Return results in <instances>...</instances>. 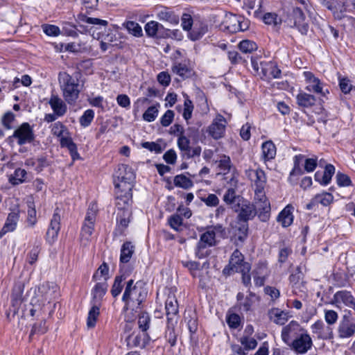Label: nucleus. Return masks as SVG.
Here are the masks:
<instances>
[{"mask_svg": "<svg viewBox=\"0 0 355 355\" xmlns=\"http://www.w3.org/2000/svg\"><path fill=\"white\" fill-rule=\"evenodd\" d=\"M119 170L125 171L127 176H118L117 180H114L116 206L117 208L116 218H131V191L134 174L132 169L126 166H121Z\"/></svg>", "mask_w": 355, "mask_h": 355, "instance_id": "obj_1", "label": "nucleus"}, {"mask_svg": "<svg viewBox=\"0 0 355 355\" xmlns=\"http://www.w3.org/2000/svg\"><path fill=\"white\" fill-rule=\"evenodd\" d=\"M24 282H17L15 283L11 294V306L6 312V317L9 320H11L19 313L20 309H21L25 316L28 315L31 316H37L42 313L43 307L46 304L40 299V295H35L31 299L30 304L24 310L21 308L24 301Z\"/></svg>", "mask_w": 355, "mask_h": 355, "instance_id": "obj_2", "label": "nucleus"}, {"mask_svg": "<svg viewBox=\"0 0 355 355\" xmlns=\"http://www.w3.org/2000/svg\"><path fill=\"white\" fill-rule=\"evenodd\" d=\"M58 80L65 101L69 104L74 103L80 93L78 80L64 72L60 73Z\"/></svg>", "mask_w": 355, "mask_h": 355, "instance_id": "obj_3", "label": "nucleus"}, {"mask_svg": "<svg viewBox=\"0 0 355 355\" xmlns=\"http://www.w3.org/2000/svg\"><path fill=\"white\" fill-rule=\"evenodd\" d=\"M133 282L134 281L132 279L128 281L122 298L123 301L125 302L124 310L125 311V320L127 322L132 320V318L128 316V306H129L130 303H136L139 306L146 296V290L137 285L132 286Z\"/></svg>", "mask_w": 355, "mask_h": 355, "instance_id": "obj_4", "label": "nucleus"}, {"mask_svg": "<svg viewBox=\"0 0 355 355\" xmlns=\"http://www.w3.org/2000/svg\"><path fill=\"white\" fill-rule=\"evenodd\" d=\"M223 229L221 226H214L209 227L200 236V241L198 243L196 254L202 259L205 257L203 250L207 247H211L216 245V239L221 236Z\"/></svg>", "mask_w": 355, "mask_h": 355, "instance_id": "obj_5", "label": "nucleus"}, {"mask_svg": "<svg viewBox=\"0 0 355 355\" xmlns=\"http://www.w3.org/2000/svg\"><path fill=\"white\" fill-rule=\"evenodd\" d=\"M252 66L254 71L261 78L271 79L279 78L281 71L272 62L261 61L252 58Z\"/></svg>", "mask_w": 355, "mask_h": 355, "instance_id": "obj_6", "label": "nucleus"}, {"mask_svg": "<svg viewBox=\"0 0 355 355\" xmlns=\"http://www.w3.org/2000/svg\"><path fill=\"white\" fill-rule=\"evenodd\" d=\"M35 139L33 128L29 123H23L15 130L13 134L8 139L10 143L16 141L19 146L31 143Z\"/></svg>", "mask_w": 355, "mask_h": 355, "instance_id": "obj_7", "label": "nucleus"}, {"mask_svg": "<svg viewBox=\"0 0 355 355\" xmlns=\"http://www.w3.org/2000/svg\"><path fill=\"white\" fill-rule=\"evenodd\" d=\"M250 22L241 16L232 13L227 14L223 21V26L230 33L244 31L249 27Z\"/></svg>", "mask_w": 355, "mask_h": 355, "instance_id": "obj_8", "label": "nucleus"}, {"mask_svg": "<svg viewBox=\"0 0 355 355\" xmlns=\"http://www.w3.org/2000/svg\"><path fill=\"white\" fill-rule=\"evenodd\" d=\"M250 265L249 263L244 261V257L238 250L232 253L228 266L223 270L224 273H230L232 272H239L240 271H250Z\"/></svg>", "mask_w": 355, "mask_h": 355, "instance_id": "obj_9", "label": "nucleus"}, {"mask_svg": "<svg viewBox=\"0 0 355 355\" xmlns=\"http://www.w3.org/2000/svg\"><path fill=\"white\" fill-rule=\"evenodd\" d=\"M254 207L262 220L268 218V214L270 211V204L263 191H256Z\"/></svg>", "mask_w": 355, "mask_h": 355, "instance_id": "obj_10", "label": "nucleus"}, {"mask_svg": "<svg viewBox=\"0 0 355 355\" xmlns=\"http://www.w3.org/2000/svg\"><path fill=\"white\" fill-rule=\"evenodd\" d=\"M331 304L340 310L344 307L354 309L355 298L349 291H340L334 294Z\"/></svg>", "mask_w": 355, "mask_h": 355, "instance_id": "obj_11", "label": "nucleus"}, {"mask_svg": "<svg viewBox=\"0 0 355 355\" xmlns=\"http://www.w3.org/2000/svg\"><path fill=\"white\" fill-rule=\"evenodd\" d=\"M337 331L340 338L352 337L355 334V319L347 315H343L339 322Z\"/></svg>", "mask_w": 355, "mask_h": 355, "instance_id": "obj_12", "label": "nucleus"}, {"mask_svg": "<svg viewBox=\"0 0 355 355\" xmlns=\"http://www.w3.org/2000/svg\"><path fill=\"white\" fill-rule=\"evenodd\" d=\"M58 294L59 289L57 284L53 282H46L39 287L38 293L36 295H40L42 300L49 304L58 296Z\"/></svg>", "mask_w": 355, "mask_h": 355, "instance_id": "obj_13", "label": "nucleus"}, {"mask_svg": "<svg viewBox=\"0 0 355 355\" xmlns=\"http://www.w3.org/2000/svg\"><path fill=\"white\" fill-rule=\"evenodd\" d=\"M303 76L306 84V89L310 92L325 95L324 84L311 71H304Z\"/></svg>", "mask_w": 355, "mask_h": 355, "instance_id": "obj_14", "label": "nucleus"}, {"mask_svg": "<svg viewBox=\"0 0 355 355\" xmlns=\"http://www.w3.org/2000/svg\"><path fill=\"white\" fill-rule=\"evenodd\" d=\"M245 175L254 184L256 191H261L264 190L266 182L265 173L261 169H248L245 171Z\"/></svg>", "mask_w": 355, "mask_h": 355, "instance_id": "obj_15", "label": "nucleus"}, {"mask_svg": "<svg viewBox=\"0 0 355 355\" xmlns=\"http://www.w3.org/2000/svg\"><path fill=\"white\" fill-rule=\"evenodd\" d=\"M226 119L221 114H217L208 128L209 134L215 139L221 138L225 130Z\"/></svg>", "mask_w": 355, "mask_h": 355, "instance_id": "obj_16", "label": "nucleus"}, {"mask_svg": "<svg viewBox=\"0 0 355 355\" xmlns=\"http://www.w3.org/2000/svg\"><path fill=\"white\" fill-rule=\"evenodd\" d=\"M311 329L313 335L318 339L328 340L333 338V329L327 324H325L321 320L315 322L311 326Z\"/></svg>", "mask_w": 355, "mask_h": 355, "instance_id": "obj_17", "label": "nucleus"}, {"mask_svg": "<svg viewBox=\"0 0 355 355\" xmlns=\"http://www.w3.org/2000/svg\"><path fill=\"white\" fill-rule=\"evenodd\" d=\"M312 346V340L305 331L302 332L292 343V347L299 354H305Z\"/></svg>", "mask_w": 355, "mask_h": 355, "instance_id": "obj_18", "label": "nucleus"}, {"mask_svg": "<svg viewBox=\"0 0 355 355\" xmlns=\"http://www.w3.org/2000/svg\"><path fill=\"white\" fill-rule=\"evenodd\" d=\"M304 331H305L297 322L292 320L283 328L282 338L284 343H289L292 338L299 336Z\"/></svg>", "mask_w": 355, "mask_h": 355, "instance_id": "obj_19", "label": "nucleus"}, {"mask_svg": "<svg viewBox=\"0 0 355 355\" xmlns=\"http://www.w3.org/2000/svg\"><path fill=\"white\" fill-rule=\"evenodd\" d=\"M115 32L108 30L98 37V40H100V48L102 51L111 50L112 47L117 45L118 40Z\"/></svg>", "mask_w": 355, "mask_h": 355, "instance_id": "obj_20", "label": "nucleus"}, {"mask_svg": "<svg viewBox=\"0 0 355 355\" xmlns=\"http://www.w3.org/2000/svg\"><path fill=\"white\" fill-rule=\"evenodd\" d=\"M60 230V216L55 213L51 220L49 227L46 232V241L48 243H53L58 238Z\"/></svg>", "mask_w": 355, "mask_h": 355, "instance_id": "obj_21", "label": "nucleus"}, {"mask_svg": "<svg viewBox=\"0 0 355 355\" xmlns=\"http://www.w3.org/2000/svg\"><path fill=\"white\" fill-rule=\"evenodd\" d=\"M334 173L335 167L332 164H327L323 172L317 171L315 173V180L321 185L327 186L330 183Z\"/></svg>", "mask_w": 355, "mask_h": 355, "instance_id": "obj_22", "label": "nucleus"}, {"mask_svg": "<svg viewBox=\"0 0 355 355\" xmlns=\"http://www.w3.org/2000/svg\"><path fill=\"white\" fill-rule=\"evenodd\" d=\"M334 200V196L331 193L328 192H323L315 195L306 205V209L310 210L313 209L315 206L321 204L323 206L329 205Z\"/></svg>", "mask_w": 355, "mask_h": 355, "instance_id": "obj_23", "label": "nucleus"}, {"mask_svg": "<svg viewBox=\"0 0 355 355\" xmlns=\"http://www.w3.org/2000/svg\"><path fill=\"white\" fill-rule=\"evenodd\" d=\"M165 309L168 321L173 320L178 313V304L173 292H170L166 300Z\"/></svg>", "mask_w": 355, "mask_h": 355, "instance_id": "obj_24", "label": "nucleus"}, {"mask_svg": "<svg viewBox=\"0 0 355 355\" xmlns=\"http://www.w3.org/2000/svg\"><path fill=\"white\" fill-rule=\"evenodd\" d=\"M49 103L57 116H62L67 112V105L58 95L52 94L49 98Z\"/></svg>", "mask_w": 355, "mask_h": 355, "instance_id": "obj_25", "label": "nucleus"}, {"mask_svg": "<svg viewBox=\"0 0 355 355\" xmlns=\"http://www.w3.org/2000/svg\"><path fill=\"white\" fill-rule=\"evenodd\" d=\"M293 17L295 26L302 34L306 35L309 31V25L305 21V16L302 10L298 8L294 9Z\"/></svg>", "mask_w": 355, "mask_h": 355, "instance_id": "obj_26", "label": "nucleus"}, {"mask_svg": "<svg viewBox=\"0 0 355 355\" xmlns=\"http://www.w3.org/2000/svg\"><path fill=\"white\" fill-rule=\"evenodd\" d=\"M268 315L271 321L279 325L284 324L289 318L288 312L282 311L277 308L271 309L268 311Z\"/></svg>", "mask_w": 355, "mask_h": 355, "instance_id": "obj_27", "label": "nucleus"}, {"mask_svg": "<svg viewBox=\"0 0 355 355\" xmlns=\"http://www.w3.org/2000/svg\"><path fill=\"white\" fill-rule=\"evenodd\" d=\"M293 207L288 205L279 214L277 220L284 227H288L293 223Z\"/></svg>", "mask_w": 355, "mask_h": 355, "instance_id": "obj_28", "label": "nucleus"}, {"mask_svg": "<svg viewBox=\"0 0 355 355\" xmlns=\"http://www.w3.org/2000/svg\"><path fill=\"white\" fill-rule=\"evenodd\" d=\"M256 214L257 211L254 205L248 202H242L239 217L243 220V223H246L247 220L252 219Z\"/></svg>", "mask_w": 355, "mask_h": 355, "instance_id": "obj_29", "label": "nucleus"}, {"mask_svg": "<svg viewBox=\"0 0 355 355\" xmlns=\"http://www.w3.org/2000/svg\"><path fill=\"white\" fill-rule=\"evenodd\" d=\"M207 31V26L204 22L199 19L195 21L192 29L189 33V37L193 40H197L200 39L203 35Z\"/></svg>", "mask_w": 355, "mask_h": 355, "instance_id": "obj_30", "label": "nucleus"}, {"mask_svg": "<svg viewBox=\"0 0 355 355\" xmlns=\"http://www.w3.org/2000/svg\"><path fill=\"white\" fill-rule=\"evenodd\" d=\"M17 220V213L11 212L10 214H9L6 221V223L4 224L1 230L0 231V238H1L6 233L13 231L16 228Z\"/></svg>", "mask_w": 355, "mask_h": 355, "instance_id": "obj_31", "label": "nucleus"}, {"mask_svg": "<svg viewBox=\"0 0 355 355\" xmlns=\"http://www.w3.org/2000/svg\"><path fill=\"white\" fill-rule=\"evenodd\" d=\"M107 288V286L105 282L98 283L95 285L92 290L93 304L100 305L101 300L106 293Z\"/></svg>", "mask_w": 355, "mask_h": 355, "instance_id": "obj_32", "label": "nucleus"}, {"mask_svg": "<svg viewBox=\"0 0 355 355\" xmlns=\"http://www.w3.org/2000/svg\"><path fill=\"white\" fill-rule=\"evenodd\" d=\"M304 156L302 155H295L294 157V167L293 170L291 171L289 177H288V181L292 184H294L297 182V179L295 178V177H298L301 175H302L303 171L302 168H300V162L302 161Z\"/></svg>", "mask_w": 355, "mask_h": 355, "instance_id": "obj_33", "label": "nucleus"}, {"mask_svg": "<svg viewBox=\"0 0 355 355\" xmlns=\"http://www.w3.org/2000/svg\"><path fill=\"white\" fill-rule=\"evenodd\" d=\"M157 17L159 20L166 21L173 25H177L179 23L178 16L167 8L160 10L157 13Z\"/></svg>", "mask_w": 355, "mask_h": 355, "instance_id": "obj_34", "label": "nucleus"}, {"mask_svg": "<svg viewBox=\"0 0 355 355\" xmlns=\"http://www.w3.org/2000/svg\"><path fill=\"white\" fill-rule=\"evenodd\" d=\"M262 156L265 161H268L275 158L276 155V147L275 144L270 141H266L262 144Z\"/></svg>", "mask_w": 355, "mask_h": 355, "instance_id": "obj_35", "label": "nucleus"}, {"mask_svg": "<svg viewBox=\"0 0 355 355\" xmlns=\"http://www.w3.org/2000/svg\"><path fill=\"white\" fill-rule=\"evenodd\" d=\"M123 26L127 30L129 34L135 37H140L143 35L141 26L133 21H127L123 23Z\"/></svg>", "mask_w": 355, "mask_h": 355, "instance_id": "obj_36", "label": "nucleus"}, {"mask_svg": "<svg viewBox=\"0 0 355 355\" xmlns=\"http://www.w3.org/2000/svg\"><path fill=\"white\" fill-rule=\"evenodd\" d=\"M297 102L300 106L308 107L315 104V98L311 95L305 92H301L297 94Z\"/></svg>", "mask_w": 355, "mask_h": 355, "instance_id": "obj_37", "label": "nucleus"}, {"mask_svg": "<svg viewBox=\"0 0 355 355\" xmlns=\"http://www.w3.org/2000/svg\"><path fill=\"white\" fill-rule=\"evenodd\" d=\"M134 252V246L131 242H125L121 247L120 261L122 263H127L130 261Z\"/></svg>", "mask_w": 355, "mask_h": 355, "instance_id": "obj_38", "label": "nucleus"}, {"mask_svg": "<svg viewBox=\"0 0 355 355\" xmlns=\"http://www.w3.org/2000/svg\"><path fill=\"white\" fill-rule=\"evenodd\" d=\"M100 314L99 306L93 304L90 309L87 319V327L89 329L94 328L96 325L97 319Z\"/></svg>", "mask_w": 355, "mask_h": 355, "instance_id": "obj_39", "label": "nucleus"}, {"mask_svg": "<svg viewBox=\"0 0 355 355\" xmlns=\"http://www.w3.org/2000/svg\"><path fill=\"white\" fill-rule=\"evenodd\" d=\"M173 71L182 78L189 77L192 71L185 64L178 63L175 64L172 69Z\"/></svg>", "mask_w": 355, "mask_h": 355, "instance_id": "obj_40", "label": "nucleus"}, {"mask_svg": "<svg viewBox=\"0 0 355 355\" xmlns=\"http://www.w3.org/2000/svg\"><path fill=\"white\" fill-rule=\"evenodd\" d=\"M109 278V268L105 263H103L93 275L95 281H107Z\"/></svg>", "mask_w": 355, "mask_h": 355, "instance_id": "obj_41", "label": "nucleus"}, {"mask_svg": "<svg viewBox=\"0 0 355 355\" xmlns=\"http://www.w3.org/2000/svg\"><path fill=\"white\" fill-rule=\"evenodd\" d=\"M231 166L232 164L230 157L226 155L221 156L218 164V168L219 170L218 175L221 173L224 175L227 174L230 171Z\"/></svg>", "mask_w": 355, "mask_h": 355, "instance_id": "obj_42", "label": "nucleus"}, {"mask_svg": "<svg viewBox=\"0 0 355 355\" xmlns=\"http://www.w3.org/2000/svg\"><path fill=\"white\" fill-rule=\"evenodd\" d=\"M26 174L27 173L24 169L17 168L10 178L9 181L14 185L19 184L25 181Z\"/></svg>", "mask_w": 355, "mask_h": 355, "instance_id": "obj_43", "label": "nucleus"}, {"mask_svg": "<svg viewBox=\"0 0 355 355\" xmlns=\"http://www.w3.org/2000/svg\"><path fill=\"white\" fill-rule=\"evenodd\" d=\"M51 131L52 135L58 139L69 132L67 127L60 121L55 122L51 125Z\"/></svg>", "mask_w": 355, "mask_h": 355, "instance_id": "obj_44", "label": "nucleus"}, {"mask_svg": "<svg viewBox=\"0 0 355 355\" xmlns=\"http://www.w3.org/2000/svg\"><path fill=\"white\" fill-rule=\"evenodd\" d=\"M174 184L184 189H188L193 186V182L184 175H176L174 178Z\"/></svg>", "mask_w": 355, "mask_h": 355, "instance_id": "obj_45", "label": "nucleus"}, {"mask_svg": "<svg viewBox=\"0 0 355 355\" xmlns=\"http://www.w3.org/2000/svg\"><path fill=\"white\" fill-rule=\"evenodd\" d=\"M263 21L269 26H277L282 23V19L275 12H267L262 17Z\"/></svg>", "mask_w": 355, "mask_h": 355, "instance_id": "obj_46", "label": "nucleus"}, {"mask_svg": "<svg viewBox=\"0 0 355 355\" xmlns=\"http://www.w3.org/2000/svg\"><path fill=\"white\" fill-rule=\"evenodd\" d=\"M197 19H193L190 13H183L181 17V26L184 31L189 33L192 29Z\"/></svg>", "mask_w": 355, "mask_h": 355, "instance_id": "obj_47", "label": "nucleus"}, {"mask_svg": "<svg viewBox=\"0 0 355 355\" xmlns=\"http://www.w3.org/2000/svg\"><path fill=\"white\" fill-rule=\"evenodd\" d=\"M239 48L244 53H250L257 49V45L251 40H245L239 44Z\"/></svg>", "mask_w": 355, "mask_h": 355, "instance_id": "obj_48", "label": "nucleus"}, {"mask_svg": "<svg viewBox=\"0 0 355 355\" xmlns=\"http://www.w3.org/2000/svg\"><path fill=\"white\" fill-rule=\"evenodd\" d=\"M94 118V112L88 109L84 112L79 119L80 124L82 127L86 128L89 126Z\"/></svg>", "mask_w": 355, "mask_h": 355, "instance_id": "obj_49", "label": "nucleus"}, {"mask_svg": "<svg viewBox=\"0 0 355 355\" xmlns=\"http://www.w3.org/2000/svg\"><path fill=\"white\" fill-rule=\"evenodd\" d=\"M158 105L149 107L143 114V119L147 122H152L155 120L158 115Z\"/></svg>", "mask_w": 355, "mask_h": 355, "instance_id": "obj_50", "label": "nucleus"}, {"mask_svg": "<svg viewBox=\"0 0 355 355\" xmlns=\"http://www.w3.org/2000/svg\"><path fill=\"white\" fill-rule=\"evenodd\" d=\"M27 222L30 225L33 226L37 222L36 210L34 202L32 200H28L27 202Z\"/></svg>", "mask_w": 355, "mask_h": 355, "instance_id": "obj_51", "label": "nucleus"}, {"mask_svg": "<svg viewBox=\"0 0 355 355\" xmlns=\"http://www.w3.org/2000/svg\"><path fill=\"white\" fill-rule=\"evenodd\" d=\"M240 343L246 350L254 349L257 345L256 339L248 336H243L240 338Z\"/></svg>", "mask_w": 355, "mask_h": 355, "instance_id": "obj_52", "label": "nucleus"}, {"mask_svg": "<svg viewBox=\"0 0 355 355\" xmlns=\"http://www.w3.org/2000/svg\"><path fill=\"white\" fill-rule=\"evenodd\" d=\"M80 21L85 22L89 24L100 25L105 26L107 24V21L105 20L100 19L94 17H89L85 15H80L78 16Z\"/></svg>", "mask_w": 355, "mask_h": 355, "instance_id": "obj_53", "label": "nucleus"}, {"mask_svg": "<svg viewBox=\"0 0 355 355\" xmlns=\"http://www.w3.org/2000/svg\"><path fill=\"white\" fill-rule=\"evenodd\" d=\"M150 318L148 313H141L139 315L138 325L142 331H146L150 327Z\"/></svg>", "mask_w": 355, "mask_h": 355, "instance_id": "obj_54", "label": "nucleus"}, {"mask_svg": "<svg viewBox=\"0 0 355 355\" xmlns=\"http://www.w3.org/2000/svg\"><path fill=\"white\" fill-rule=\"evenodd\" d=\"M124 279L122 276L116 277L111 289V293L114 297H117L121 293L123 287L122 282Z\"/></svg>", "mask_w": 355, "mask_h": 355, "instance_id": "obj_55", "label": "nucleus"}, {"mask_svg": "<svg viewBox=\"0 0 355 355\" xmlns=\"http://www.w3.org/2000/svg\"><path fill=\"white\" fill-rule=\"evenodd\" d=\"M331 10H333V13L335 18L338 19H340L343 17H344L345 12L349 11L347 8L345 3L344 2L338 3L335 6H333V9Z\"/></svg>", "mask_w": 355, "mask_h": 355, "instance_id": "obj_56", "label": "nucleus"}, {"mask_svg": "<svg viewBox=\"0 0 355 355\" xmlns=\"http://www.w3.org/2000/svg\"><path fill=\"white\" fill-rule=\"evenodd\" d=\"M159 26L160 24L158 22L150 21L145 25L144 30L148 36L155 37L157 33Z\"/></svg>", "mask_w": 355, "mask_h": 355, "instance_id": "obj_57", "label": "nucleus"}, {"mask_svg": "<svg viewBox=\"0 0 355 355\" xmlns=\"http://www.w3.org/2000/svg\"><path fill=\"white\" fill-rule=\"evenodd\" d=\"M94 230V224L92 222H84L82 227V239L88 241Z\"/></svg>", "mask_w": 355, "mask_h": 355, "instance_id": "obj_58", "label": "nucleus"}, {"mask_svg": "<svg viewBox=\"0 0 355 355\" xmlns=\"http://www.w3.org/2000/svg\"><path fill=\"white\" fill-rule=\"evenodd\" d=\"M98 207L96 203H91L87 209L84 222H92L95 223Z\"/></svg>", "mask_w": 355, "mask_h": 355, "instance_id": "obj_59", "label": "nucleus"}, {"mask_svg": "<svg viewBox=\"0 0 355 355\" xmlns=\"http://www.w3.org/2000/svg\"><path fill=\"white\" fill-rule=\"evenodd\" d=\"M339 86L344 94H348L351 91L355 92V87H353L351 81L347 78H339Z\"/></svg>", "mask_w": 355, "mask_h": 355, "instance_id": "obj_60", "label": "nucleus"}, {"mask_svg": "<svg viewBox=\"0 0 355 355\" xmlns=\"http://www.w3.org/2000/svg\"><path fill=\"white\" fill-rule=\"evenodd\" d=\"M338 318V313L334 310H324V320L327 325L331 327L336 324Z\"/></svg>", "mask_w": 355, "mask_h": 355, "instance_id": "obj_61", "label": "nucleus"}, {"mask_svg": "<svg viewBox=\"0 0 355 355\" xmlns=\"http://www.w3.org/2000/svg\"><path fill=\"white\" fill-rule=\"evenodd\" d=\"M336 179L337 184L339 187H345L352 184L350 178L346 174L338 172L336 174Z\"/></svg>", "mask_w": 355, "mask_h": 355, "instance_id": "obj_62", "label": "nucleus"}, {"mask_svg": "<svg viewBox=\"0 0 355 355\" xmlns=\"http://www.w3.org/2000/svg\"><path fill=\"white\" fill-rule=\"evenodd\" d=\"M227 323L230 328L236 329L240 326L241 318L238 314L230 313L227 315Z\"/></svg>", "mask_w": 355, "mask_h": 355, "instance_id": "obj_63", "label": "nucleus"}, {"mask_svg": "<svg viewBox=\"0 0 355 355\" xmlns=\"http://www.w3.org/2000/svg\"><path fill=\"white\" fill-rule=\"evenodd\" d=\"M44 33L49 36H58L61 33L60 28L55 25L44 24L42 26Z\"/></svg>", "mask_w": 355, "mask_h": 355, "instance_id": "obj_64", "label": "nucleus"}]
</instances>
